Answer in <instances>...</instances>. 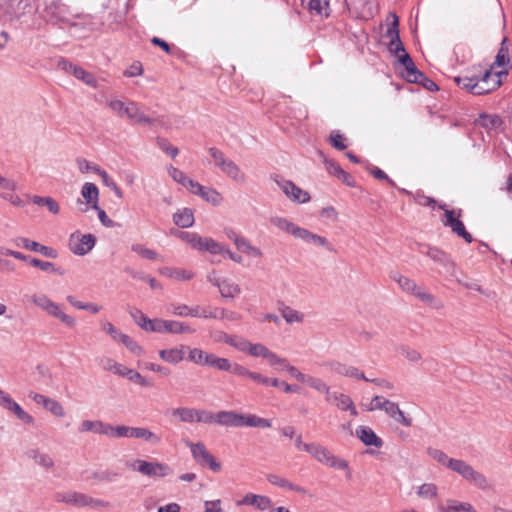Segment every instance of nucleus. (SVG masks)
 I'll return each instance as SVG.
<instances>
[{
  "mask_svg": "<svg viewBox=\"0 0 512 512\" xmlns=\"http://www.w3.org/2000/svg\"><path fill=\"white\" fill-rule=\"evenodd\" d=\"M31 302L41 310L45 311L48 315L59 319L67 327H75L76 319L73 316L66 314L62 310L61 306L52 301L47 295L42 293L33 294L31 296Z\"/></svg>",
  "mask_w": 512,
  "mask_h": 512,
  "instance_id": "nucleus-1",
  "label": "nucleus"
},
{
  "mask_svg": "<svg viewBox=\"0 0 512 512\" xmlns=\"http://www.w3.org/2000/svg\"><path fill=\"white\" fill-rule=\"evenodd\" d=\"M57 502L71 505L77 508H100L107 507L109 503L89 496L88 494L77 492V491H64L58 492L55 496Z\"/></svg>",
  "mask_w": 512,
  "mask_h": 512,
  "instance_id": "nucleus-2",
  "label": "nucleus"
},
{
  "mask_svg": "<svg viewBox=\"0 0 512 512\" xmlns=\"http://www.w3.org/2000/svg\"><path fill=\"white\" fill-rule=\"evenodd\" d=\"M448 468L482 490H487L490 487L486 476L476 471L471 465L463 460L454 459L453 461H449Z\"/></svg>",
  "mask_w": 512,
  "mask_h": 512,
  "instance_id": "nucleus-3",
  "label": "nucleus"
},
{
  "mask_svg": "<svg viewBox=\"0 0 512 512\" xmlns=\"http://www.w3.org/2000/svg\"><path fill=\"white\" fill-rule=\"evenodd\" d=\"M126 466L148 477H165L171 473L168 465L160 462H148L141 459L126 462Z\"/></svg>",
  "mask_w": 512,
  "mask_h": 512,
  "instance_id": "nucleus-4",
  "label": "nucleus"
},
{
  "mask_svg": "<svg viewBox=\"0 0 512 512\" xmlns=\"http://www.w3.org/2000/svg\"><path fill=\"white\" fill-rule=\"evenodd\" d=\"M183 442L190 448L192 457L199 465H207L213 472L221 470V463L215 460L202 442L193 443L188 439H183Z\"/></svg>",
  "mask_w": 512,
  "mask_h": 512,
  "instance_id": "nucleus-5",
  "label": "nucleus"
},
{
  "mask_svg": "<svg viewBox=\"0 0 512 512\" xmlns=\"http://www.w3.org/2000/svg\"><path fill=\"white\" fill-rule=\"evenodd\" d=\"M390 277L393 281L397 282L400 288L406 292L414 295L419 300L424 303L433 305L435 302V298L430 293L426 292L424 289L419 287L413 280L402 276L398 272H393L390 274Z\"/></svg>",
  "mask_w": 512,
  "mask_h": 512,
  "instance_id": "nucleus-6",
  "label": "nucleus"
},
{
  "mask_svg": "<svg viewBox=\"0 0 512 512\" xmlns=\"http://www.w3.org/2000/svg\"><path fill=\"white\" fill-rule=\"evenodd\" d=\"M440 209L445 211L442 223L444 226L450 227L452 232L462 237L466 242L471 243L473 241L472 235L466 231L463 222L459 219L461 216V210L458 212L454 210L446 209L445 204L439 205Z\"/></svg>",
  "mask_w": 512,
  "mask_h": 512,
  "instance_id": "nucleus-7",
  "label": "nucleus"
},
{
  "mask_svg": "<svg viewBox=\"0 0 512 512\" xmlns=\"http://www.w3.org/2000/svg\"><path fill=\"white\" fill-rule=\"evenodd\" d=\"M58 68L64 71L67 74L73 75L78 80L83 81L86 85L96 88L98 86V82L95 76L84 70L82 67L73 64L72 62L62 58L58 61Z\"/></svg>",
  "mask_w": 512,
  "mask_h": 512,
  "instance_id": "nucleus-8",
  "label": "nucleus"
},
{
  "mask_svg": "<svg viewBox=\"0 0 512 512\" xmlns=\"http://www.w3.org/2000/svg\"><path fill=\"white\" fill-rule=\"evenodd\" d=\"M96 238L92 234L72 233L69 238V249L75 255H86L95 245Z\"/></svg>",
  "mask_w": 512,
  "mask_h": 512,
  "instance_id": "nucleus-9",
  "label": "nucleus"
},
{
  "mask_svg": "<svg viewBox=\"0 0 512 512\" xmlns=\"http://www.w3.org/2000/svg\"><path fill=\"white\" fill-rule=\"evenodd\" d=\"M502 74L503 72L486 71L480 78L477 77L475 95L488 94L497 89L501 85Z\"/></svg>",
  "mask_w": 512,
  "mask_h": 512,
  "instance_id": "nucleus-10",
  "label": "nucleus"
},
{
  "mask_svg": "<svg viewBox=\"0 0 512 512\" xmlns=\"http://www.w3.org/2000/svg\"><path fill=\"white\" fill-rule=\"evenodd\" d=\"M346 6L350 14L363 20L372 18L375 13L373 0H346Z\"/></svg>",
  "mask_w": 512,
  "mask_h": 512,
  "instance_id": "nucleus-11",
  "label": "nucleus"
},
{
  "mask_svg": "<svg viewBox=\"0 0 512 512\" xmlns=\"http://www.w3.org/2000/svg\"><path fill=\"white\" fill-rule=\"evenodd\" d=\"M275 181L290 200L298 203H306L310 200L309 193L296 186L292 181L284 179H276Z\"/></svg>",
  "mask_w": 512,
  "mask_h": 512,
  "instance_id": "nucleus-12",
  "label": "nucleus"
},
{
  "mask_svg": "<svg viewBox=\"0 0 512 512\" xmlns=\"http://www.w3.org/2000/svg\"><path fill=\"white\" fill-rule=\"evenodd\" d=\"M13 243L17 247H23L27 250L38 252L48 258L56 259L58 257V252L54 248L42 245L25 237H17L13 239Z\"/></svg>",
  "mask_w": 512,
  "mask_h": 512,
  "instance_id": "nucleus-13",
  "label": "nucleus"
},
{
  "mask_svg": "<svg viewBox=\"0 0 512 512\" xmlns=\"http://www.w3.org/2000/svg\"><path fill=\"white\" fill-rule=\"evenodd\" d=\"M0 406L5 410L13 413L20 421L25 424H33L34 418L26 412L8 393H5L0 400Z\"/></svg>",
  "mask_w": 512,
  "mask_h": 512,
  "instance_id": "nucleus-14",
  "label": "nucleus"
},
{
  "mask_svg": "<svg viewBox=\"0 0 512 512\" xmlns=\"http://www.w3.org/2000/svg\"><path fill=\"white\" fill-rule=\"evenodd\" d=\"M423 253L434 262L442 265L450 275L455 276L456 264L446 252L436 247L428 246L427 250L423 251Z\"/></svg>",
  "mask_w": 512,
  "mask_h": 512,
  "instance_id": "nucleus-15",
  "label": "nucleus"
},
{
  "mask_svg": "<svg viewBox=\"0 0 512 512\" xmlns=\"http://www.w3.org/2000/svg\"><path fill=\"white\" fill-rule=\"evenodd\" d=\"M326 401L342 411H349L353 416L358 414L352 399L344 393L330 391L328 397H326Z\"/></svg>",
  "mask_w": 512,
  "mask_h": 512,
  "instance_id": "nucleus-16",
  "label": "nucleus"
},
{
  "mask_svg": "<svg viewBox=\"0 0 512 512\" xmlns=\"http://www.w3.org/2000/svg\"><path fill=\"white\" fill-rule=\"evenodd\" d=\"M391 16L393 17V22L386 32V36L390 38L388 48L390 52L399 54L400 52H404L405 49L399 36V19L395 14H391Z\"/></svg>",
  "mask_w": 512,
  "mask_h": 512,
  "instance_id": "nucleus-17",
  "label": "nucleus"
},
{
  "mask_svg": "<svg viewBox=\"0 0 512 512\" xmlns=\"http://www.w3.org/2000/svg\"><path fill=\"white\" fill-rule=\"evenodd\" d=\"M237 350L247 353L252 357H262L264 359H266L270 351L265 345L261 343H252L243 337L239 342Z\"/></svg>",
  "mask_w": 512,
  "mask_h": 512,
  "instance_id": "nucleus-18",
  "label": "nucleus"
},
{
  "mask_svg": "<svg viewBox=\"0 0 512 512\" xmlns=\"http://www.w3.org/2000/svg\"><path fill=\"white\" fill-rule=\"evenodd\" d=\"M384 403L385 405L383 411L389 417H391L397 423H400L405 427H410L412 425V419L410 417L405 416L404 412L399 408V405L397 403L392 402L388 399Z\"/></svg>",
  "mask_w": 512,
  "mask_h": 512,
  "instance_id": "nucleus-19",
  "label": "nucleus"
},
{
  "mask_svg": "<svg viewBox=\"0 0 512 512\" xmlns=\"http://www.w3.org/2000/svg\"><path fill=\"white\" fill-rule=\"evenodd\" d=\"M124 117L137 124H152L153 122L152 118L145 115L134 101H127Z\"/></svg>",
  "mask_w": 512,
  "mask_h": 512,
  "instance_id": "nucleus-20",
  "label": "nucleus"
},
{
  "mask_svg": "<svg viewBox=\"0 0 512 512\" xmlns=\"http://www.w3.org/2000/svg\"><path fill=\"white\" fill-rule=\"evenodd\" d=\"M237 505H251L261 511H264L272 506V501L267 496L249 493L242 500L238 501Z\"/></svg>",
  "mask_w": 512,
  "mask_h": 512,
  "instance_id": "nucleus-21",
  "label": "nucleus"
},
{
  "mask_svg": "<svg viewBox=\"0 0 512 512\" xmlns=\"http://www.w3.org/2000/svg\"><path fill=\"white\" fill-rule=\"evenodd\" d=\"M243 414L235 411H220L216 423L226 427H242Z\"/></svg>",
  "mask_w": 512,
  "mask_h": 512,
  "instance_id": "nucleus-22",
  "label": "nucleus"
},
{
  "mask_svg": "<svg viewBox=\"0 0 512 512\" xmlns=\"http://www.w3.org/2000/svg\"><path fill=\"white\" fill-rule=\"evenodd\" d=\"M302 6L311 14L328 17L330 14L329 0H301Z\"/></svg>",
  "mask_w": 512,
  "mask_h": 512,
  "instance_id": "nucleus-23",
  "label": "nucleus"
},
{
  "mask_svg": "<svg viewBox=\"0 0 512 512\" xmlns=\"http://www.w3.org/2000/svg\"><path fill=\"white\" fill-rule=\"evenodd\" d=\"M356 435L367 446L380 448L383 444L381 438L368 426H359L356 429Z\"/></svg>",
  "mask_w": 512,
  "mask_h": 512,
  "instance_id": "nucleus-24",
  "label": "nucleus"
},
{
  "mask_svg": "<svg viewBox=\"0 0 512 512\" xmlns=\"http://www.w3.org/2000/svg\"><path fill=\"white\" fill-rule=\"evenodd\" d=\"M213 285L219 288L222 297L233 298L240 294L241 288L235 282L229 279H216Z\"/></svg>",
  "mask_w": 512,
  "mask_h": 512,
  "instance_id": "nucleus-25",
  "label": "nucleus"
},
{
  "mask_svg": "<svg viewBox=\"0 0 512 512\" xmlns=\"http://www.w3.org/2000/svg\"><path fill=\"white\" fill-rule=\"evenodd\" d=\"M108 425L107 423H104L100 420H83L79 427H78V431L80 433H84V432H92V433H95V434H100V435H108Z\"/></svg>",
  "mask_w": 512,
  "mask_h": 512,
  "instance_id": "nucleus-26",
  "label": "nucleus"
},
{
  "mask_svg": "<svg viewBox=\"0 0 512 512\" xmlns=\"http://www.w3.org/2000/svg\"><path fill=\"white\" fill-rule=\"evenodd\" d=\"M267 480L272 485L278 486L280 488L295 491L302 494L306 493V490L303 487L293 484L288 479L277 474H268Z\"/></svg>",
  "mask_w": 512,
  "mask_h": 512,
  "instance_id": "nucleus-27",
  "label": "nucleus"
},
{
  "mask_svg": "<svg viewBox=\"0 0 512 512\" xmlns=\"http://www.w3.org/2000/svg\"><path fill=\"white\" fill-rule=\"evenodd\" d=\"M168 311L175 315L180 317H198L200 315V307H189L186 304H179V303H172L170 304Z\"/></svg>",
  "mask_w": 512,
  "mask_h": 512,
  "instance_id": "nucleus-28",
  "label": "nucleus"
},
{
  "mask_svg": "<svg viewBox=\"0 0 512 512\" xmlns=\"http://www.w3.org/2000/svg\"><path fill=\"white\" fill-rule=\"evenodd\" d=\"M221 171L236 183L243 184L246 181V175L244 172H242L240 167L231 159L226 163Z\"/></svg>",
  "mask_w": 512,
  "mask_h": 512,
  "instance_id": "nucleus-29",
  "label": "nucleus"
},
{
  "mask_svg": "<svg viewBox=\"0 0 512 512\" xmlns=\"http://www.w3.org/2000/svg\"><path fill=\"white\" fill-rule=\"evenodd\" d=\"M27 457L32 459L45 469H51L54 466V461L47 453L41 452L38 448H33L27 451Z\"/></svg>",
  "mask_w": 512,
  "mask_h": 512,
  "instance_id": "nucleus-30",
  "label": "nucleus"
},
{
  "mask_svg": "<svg viewBox=\"0 0 512 512\" xmlns=\"http://www.w3.org/2000/svg\"><path fill=\"white\" fill-rule=\"evenodd\" d=\"M173 222L181 228L191 227L194 223V214L190 208H183L178 210L173 215Z\"/></svg>",
  "mask_w": 512,
  "mask_h": 512,
  "instance_id": "nucleus-31",
  "label": "nucleus"
},
{
  "mask_svg": "<svg viewBox=\"0 0 512 512\" xmlns=\"http://www.w3.org/2000/svg\"><path fill=\"white\" fill-rule=\"evenodd\" d=\"M81 195L93 209H98L99 190L94 183L86 182L81 189Z\"/></svg>",
  "mask_w": 512,
  "mask_h": 512,
  "instance_id": "nucleus-32",
  "label": "nucleus"
},
{
  "mask_svg": "<svg viewBox=\"0 0 512 512\" xmlns=\"http://www.w3.org/2000/svg\"><path fill=\"white\" fill-rule=\"evenodd\" d=\"M160 274L169 278H174L181 281H187L193 278L194 274L190 270L175 269L170 267H163L159 270Z\"/></svg>",
  "mask_w": 512,
  "mask_h": 512,
  "instance_id": "nucleus-33",
  "label": "nucleus"
},
{
  "mask_svg": "<svg viewBox=\"0 0 512 512\" xmlns=\"http://www.w3.org/2000/svg\"><path fill=\"white\" fill-rule=\"evenodd\" d=\"M159 356L168 363L177 364L184 359L183 347L160 350Z\"/></svg>",
  "mask_w": 512,
  "mask_h": 512,
  "instance_id": "nucleus-34",
  "label": "nucleus"
},
{
  "mask_svg": "<svg viewBox=\"0 0 512 512\" xmlns=\"http://www.w3.org/2000/svg\"><path fill=\"white\" fill-rule=\"evenodd\" d=\"M132 438L143 439L152 445H159L161 442L160 436L142 427H134Z\"/></svg>",
  "mask_w": 512,
  "mask_h": 512,
  "instance_id": "nucleus-35",
  "label": "nucleus"
},
{
  "mask_svg": "<svg viewBox=\"0 0 512 512\" xmlns=\"http://www.w3.org/2000/svg\"><path fill=\"white\" fill-rule=\"evenodd\" d=\"M309 454H311L317 461L327 464L330 455L332 454L327 448L318 444L311 443V447H309Z\"/></svg>",
  "mask_w": 512,
  "mask_h": 512,
  "instance_id": "nucleus-36",
  "label": "nucleus"
},
{
  "mask_svg": "<svg viewBox=\"0 0 512 512\" xmlns=\"http://www.w3.org/2000/svg\"><path fill=\"white\" fill-rule=\"evenodd\" d=\"M198 251H207L211 254H223L225 247L209 237H203L201 241V247Z\"/></svg>",
  "mask_w": 512,
  "mask_h": 512,
  "instance_id": "nucleus-37",
  "label": "nucleus"
},
{
  "mask_svg": "<svg viewBox=\"0 0 512 512\" xmlns=\"http://www.w3.org/2000/svg\"><path fill=\"white\" fill-rule=\"evenodd\" d=\"M211 337L215 342H224L235 349H238L239 342L242 338L240 336L229 335L223 331H214L211 333Z\"/></svg>",
  "mask_w": 512,
  "mask_h": 512,
  "instance_id": "nucleus-38",
  "label": "nucleus"
},
{
  "mask_svg": "<svg viewBox=\"0 0 512 512\" xmlns=\"http://www.w3.org/2000/svg\"><path fill=\"white\" fill-rule=\"evenodd\" d=\"M34 204L38 206H45L47 209L53 213L58 214L60 211L59 204L52 197H42L38 195H34L31 197Z\"/></svg>",
  "mask_w": 512,
  "mask_h": 512,
  "instance_id": "nucleus-39",
  "label": "nucleus"
},
{
  "mask_svg": "<svg viewBox=\"0 0 512 512\" xmlns=\"http://www.w3.org/2000/svg\"><path fill=\"white\" fill-rule=\"evenodd\" d=\"M270 222L272 225L277 227L278 229L285 231L291 235L295 233L297 229V225L289 221L287 218L274 216L271 217Z\"/></svg>",
  "mask_w": 512,
  "mask_h": 512,
  "instance_id": "nucleus-40",
  "label": "nucleus"
},
{
  "mask_svg": "<svg viewBox=\"0 0 512 512\" xmlns=\"http://www.w3.org/2000/svg\"><path fill=\"white\" fill-rule=\"evenodd\" d=\"M131 250L147 260L156 261L161 259L160 255L155 250L147 248L139 243L132 244Z\"/></svg>",
  "mask_w": 512,
  "mask_h": 512,
  "instance_id": "nucleus-41",
  "label": "nucleus"
},
{
  "mask_svg": "<svg viewBox=\"0 0 512 512\" xmlns=\"http://www.w3.org/2000/svg\"><path fill=\"white\" fill-rule=\"evenodd\" d=\"M195 329L191 326L185 324L184 322L175 321V320H167V333L172 334H184V333H194Z\"/></svg>",
  "mask_w": 512,
  "mask_h": 512,
  "instance_id": "nucleus-42",
  "label": "nucleus"
},
{
  "mask_svg": "<svg viewBox=\"0 0 512 512\" xmlns=\"http://www.w3.org/2000/svg\"><path fill=\"white\" fill-rule=\"evenodd\" d=\"M95 173L101 177L103 184L106 187L110 188L114 192V194L116 195L117 198L123 197V192L121 191V189L117 186L115 181L108 175V173L105 170L95 169Z\"/></svg>",
  "mask_w": 512,
  "mask_h": 512,
  "instance_id": "nucleus-43",
  "label": "nucleus"
},
{
  "mask_svg": "<svg viewBox=\"0 0 512 512\" xmlns=\"http://www.w3.org/2000/svg\"><path fill=\"white\" fill-rule=\"evenodd\" d=\"M175 235H177L181 240L189 244L195 250H199V247H201V241L203 237L196 233L176 231Z\"/></svg>",
  "mask_w": 512,
  "mask_h": 512,
  "instance_id": "nucleus-44",
  "label": "nucleus"
},
{
  "mask_svg": "<svg viewBox=\"0 0 512 512\" xmlns=\"http://www.w3.org/2000/svg\"><path fill=\"white\" fill-rule=\"evenodd\" d=\"M133 430H134V427L124 426V425L114 427L109 424L107 436L112 437V438H120V437L132 438Z\"/></svg>",
  "mask_w": 512,
  "mask_h": 512,
  "instance_id": "nucleus-45",
  "label": "nucleus"
},
{
  "mask_svg": "<svg viewBox=\"0 0 512 512\" xmlns=\"http://www.w3.org/2000/svg\"><path fill=\"white\" fill-rule=\"evenodd\" d=\"M282 317L285 319V321L288 324L292 323H301L304 319V316L302 313H300L297 310L292 309L289 306H284L280 309Z\"/></svg>",
  "mask_w": 512,
  "mask_h": 512,
  "instance_id": "nucleus-46",
  "label": "nucleus"
},
{
  "mask_svg": "<svg viewBox=\"0 0 512 512\" xmlns=\"http://www.w3.org/2000/svg\"><path fill=\"white\" fill-rule=\"evenodd\" d=\"M30 264L34 267L39 268L42 271H45V272L56 273L59 275L64 274V271L61 270L60 268L56 267L52 262L42 261L38 258H32L30 260Z\"/></svg>",
  "mask_w": 512,
  "mask_h": 512,
  "instance_id": "nucleus-47",
  "label": "nucleus"
},
{
  "mask_svg": "<svg viewBox=\"0 0 512 512\" xmlns=\"http://www.w3.org/2000/svg\"><path fill=\"white\" fill-rule=\"evenodd\" d=\"M239 251L253 256V257H262L263 252L260 248L253 246L248 239L243 237V239L240 241L239 246L236 247Z\"/></svg>",
  "mask_w": 512,
  "mask_h": 512,
  "instance_id": "nucleus-48",
  "label": "nucleus"
},
{
  "mask_svg": "<svg viewBox=\"0 0 512 512\" xmlns=\"http://www.w3.org/2000/svg\"><path fill=\"white\" fill-rule=\"evenodd\" d=\"M326 465L331 468L345 470L347 478H351V470L349 468V463L345 459L339 458L331 454Z\"/></svg>",
  "mask_w": 512,
  "mask_h": 512,
  "instance_id": "nucleus-49",
  "label": "nucleus"
},
{
  "mask_svg": "<svg viewBox=\"0 0 512 512\" xmlns=\"http://www.w3.org/2000/svg\"><path fill=\"white\" fill-rule=\"evenodd\" d=\"M479 126L486 129L497 128L501 124V120L496 115L481 114L477 120Z\"/></svg>",
  "mask_w": 512,
  "mask_h": 512,
  "instance_id": "nucleus-50",
  "label": "nucleus"
},
{
  "mask_svg": "<svg viewBox=\"0 0 512 512\" xmlns=\"http://www.w3.org/2000/svg\"><path fill=\"white\" fill-rule=\"evenodd\" d=\"M99 364L104 370L113 372L116 375H119L120 373H122L121 371H124V365L116 362L115 360L109 357L101 358Z\"/></svg>",
  "mask_w": 512,
  "mask_h": 512,
  "instance_id": "nucleus-51",
  "label": "nucleus"
},
{
  "mask_svg": "<svg viewBox=\"0 0 512 512\" xmlns=\"http://www.w3.org/2000/svg\"><path fill=\"white\" fill-rule=\"evenodd\" d=\"M201 196L205 201L210 202L214 205L220 204L222 197L219 192H217L213 188L202 186V191L198 194Z\"/></svg>",
  "mask_w": 512,
  "mask_h": 512,
  "instance_id": "nucleus-52",
  "label": "nucleus"
},
{
  "mask_svg": "<svg viewBox=\"0 0 512 512\" xmlns=\"http://www.w3.org/2000/svg\"><path fill=\"white\" fill-rule=\"evenodd\" d=\"M406 71V79L411 83H421L422 79H425V75L417 69L414 62L412 65H404Z\"/></svg>",
  "mask_w": 512,
  "mask_h": 512,
  "instance_id": "nucleus-53",
  "label": "nucleus"
},
{
  "mask_svg": "<svg viewBox=\"0 0 512 512\" xmlns=\"http://www.w3.org/2000/svg\"><path fill=\"white\" fill-rule=\"evenodd\" d=\"M172 415L179 416L182 422L192 423L195 422L196 409L194 408H175L172 410Z\"/></svg>",
  "mask_w": 512,
  "mask_h": 512,
  "instance_id": "nucleus-54",
  "label": "nucleus"
},
{
  "mask_svg": "<svg viewBox=\"0 0 512 512\" xmlns=\"http://www.w3.org/2000/svg\"><path fill=\"white\" fill-rule=\"evenodd\" d=\"M145 331L167 333V320L160 318L149 319Z\"/></svg>",
  "mask_w": 512,
  "mask_h": 512,
  "instance_id": "nucleus-55",
  "label": "nucleus"
},
{
  "mask_svg": "<svg viewBox=\"0 0 512 512\" xmlns=\"http://www.w3.org/2000/svg\"><path fill=\"white\" fill-rule=\"evenodd\" d=\"M437 493V486L433 483H424L417 490V495L424 499L434 498L437 496Z\"/></svg>",
  "mask_w": 512,
  "mask_h": 512,
  "instance_id": "nucleus-56",
  "label": "nucleus"
},
{
  "mask_svg": "<svg viewBox=\"0 0 512 512\" xmlns=\"http://www.w3.org/2000/svg\"><path fill=\"white\" fill-rule=\"evenodd\" d=\"M455 81L459 87L475 95L477 77L459 76L455 78Z\"/></svg>",
  "mask_w": 512,
  "mask_h": 512,
  "instance_id": "nucleus-57",
  "label": "nucleus"
},
{
  "mask_svg": "<svg viewBox=\"0 0 512 512\" xmlns=\"http://www.w3.org/2000/svg\"><path fill=\"white\" fill-rule=\"evenodd\" d=\"M121 372L122 373H120L119 376L126 377L130 381L136 382L141 386L147 385L146 379L137 371L124 366V371Z\"/></svg>",
  "mask_w": 512,
  "mask_h": 512,
  "instance_id": "nucleus-58",
  "label": "nucleus"
},
{
  "mask_svg": "<svg viewBox=\"0 0 512 512\" xmlns=\"http://www.w3.org/2000/svg\"><path fill=\"white\" fill-rule=\"evenodd\" d=\"M107 106L119 117L125 116V110L127 107V101H121L119 99H110L107 102Z\"/></svg>",
  "mask_w": 512,
  "mask_h": 512,
  "instance_id": "nucleus-59",
  "label": "nucleus"
},
{
  "mask_svg": "<svg viewBox=\"0 0 512 512\" xmlns=\"http://www.w3.org/2000/svg\"><path fill=\"white\" fill-rule=\"evenodd\" d=\"M129 315L132 317L135 323L141 327V329L145 330L149 318L146 317L140 309L131 307L129 309Z\"/></svg>",
  "mask_w": 512,
  "mask_h": 512,
  "instance_id": "nucleus-60",
  "label": "nucleus"
},
{
  "mask_svg": "<svg viewBox=\"0 0 512 512\" xmlns=\"http://www.w3.org/2000/svg\"><path fill=\"white\" fill-rule=\"evenodd\" d=\"M211 158L214 160L216 166H218L220 169H222L226 163L230 160L229 158H227L224 153L215 148V147H211L209 148L208 150Z\"/></svg>",
  "mask_w": 512,
  "mask_h": 512,
  "instance_id": "nucleus-61",
  "label": "nucleus"
},
{
  "mask_svg": "<svg viewBox=\"0 0 512 512\" xmlns=\"http://www.w3.org/2000/svg\"><path fill=\"white\" fill-rule=\"evenodd\" d=\"M307 385L318 392L324 393L325 398L328 397V393L331 391L330 387L322 379L317 377L311 376Z\"/></svg>",
  "mask_w": 512,
  "mask_h": 512,
  "instance_id": "nucleus-62",
  "label": "nucleus"
},
{
  "mask_svg": "<svg viewBox=\"0 0 512 512\" xmlns=\"http://www.w3.org/2000/svg\"><path fill=\"white\" fill-rule=\"evenodd\" d=\"M506 42H507V39L505 38L502 41L501 47L496 56L495 64L497 66H503L504 64L509 63V49H508V46L506 45Z\"/></svg>",
  "mask_w": 512,
  "mask_h": 512,
  "instance_id": "nucleus-63",
  "label": "nucleus"
},
{
  "mask_svg": "<svg viewBox=\"0 0 512 512\" xmlns=\"http://www.w3.org/2000/svg\"><path fill=\"white\" fill-rule=\"evenodd\" d=\"M188 350H189L188 360L197 365L203 366L204 359H205L207 352L202 349H199V348H189L188 347Z\"/></svg>",
  "mask_w": 512,
  "mask_h": 512,
  "instance_id": "nucleus-64",
  "label": "nucleus"
}]
</instances>
